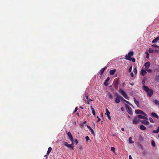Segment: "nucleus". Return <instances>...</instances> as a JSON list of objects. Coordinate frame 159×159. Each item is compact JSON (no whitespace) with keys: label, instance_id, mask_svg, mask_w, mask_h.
Segmentation results:
<instances>
[{"label":"nucleus","instance_id":"13d9d810","mask_svg":"<svg viewBox=\"0 0 159 159\" xmlns=\"http://www.w3.org/2000/svg\"><path fill=\"white\" fill-rule=\"evenodd\" d=\"M121 130H122V131H125V129H124V128H121Z\"/></svg>","mask_w":159,"mask_h":159},{"label":"nucleus","instance_id":"0eeeda50","mask_svg":"<svg viewBox=\"0 0 159 159\" xmlns=\"http://www.w3.org/2000/svg\"><path fill=\"white\" fill-rule=\"evenodd\" d=\"M119 84V81L118 80H115L113 82V84L115 88L117 89L118 88V85Z\"/></svg>","mask_w":159,"mask_h":159},{"label":"nucleus","instance_id":"a18cd8bd","mask_svg":"<svg viewBox=\"0 0 159 159\" xmlns=\"http://www.w3.org/2000/svg\"><path fill=\"white\" fill-rule=\"evenodd\" d=\"M71 135L72 134L70 132H69L67 133V135L68 136H69Z\"/></svg>","mask_w":159,"mask_h":159},{"label":"nucleus","instance_id":"c9c22d12","mask_svg":"<svg viewBox=\"0 0 159 159\" xmlns=\"http://www.w3.org/2000/svg\"><path fill=\"white\" fill-rule=\"evenodd\" d=\"M142 112V115H143V116H147V115L143 111H142V112Z\"/></svg>","mask_w":159,"mask_h":159},{"label":"nucleus","instance_id":"dca6fc26","mask_svg":"<svg viewBox=\"0 0 159 159\" xmlns=\"http://www.w3.org/2000/svg\"><path fill=\"white\" fill-rule=\"evenodd\" d=\"M147 73L146 71L143 69H142L141 71V74L142 76H144Z\"/></svg>","mask_w":159,"mask_h":159},{"label":"nucleus","instance_id":"72a5a7b5","mask_svg":"<svg viewBox=\"0 0 159 159\" xmlns=\"http://www.w3.org/2000/svg\"><path fill=\"white\" fill-rule=\"evenodd\" d=\"M146 58L147 59L149 58V54L147 52H146Z\"/></svg>","mask_w":159,"mask_h":159},{"label":"nucleus","instance_id":"ddd939ff","mask_svg":"<svg viewBox=\"0 0 159 159\" xmlns=\"http://www.w3.org/2000/svg\"><path fill=\"white\" fill-rule=\"evenodd\" d=\"M143 89L146 92H148L150 89H149V88L146 86L144 85L143 87Z\"/></svg>","mask_w":159,"mask_h":159},{"label":"nucleus","instance_id":"8fccbe9b","mask_svg":"<svg viewBox=\"0 0 159 159\" xmlns=\"http://www.w3.org/2000/svg\"><path fill=\"white\" fill-rule=\"evenodd\" d=\"M80 126L81 127H83L84 126V125L83 124H81L80 125Z\"/></svg>","mask_w":159,"mask_h":159},{"label":"nucleus","instance_id":"774afa93","mask_svg":"<svg viewBox=\"0 0 159 159\" xmlns=\"http://www.w3.org/2000/svg\"><path fill=\"white\" fill-rule=\"evenodd\" d=\"M130 84L132 85H133L134 84Z\"/></svg>","mask_w":159,"mask_h":159},{"label":"nucleus","instance_id":"0e129e2a","mask_svg":"<svg viewBox=\"0 0 159 159\" xmlns=\"http://www.w3.org/2000/svg\"><path fill=\"white\" fill-rule=\"evenodd\" d=\"M157 130L158 131H159V126L158 127Z\"/></svg>","mask_w":159,"mask_h":159},{"label":"nucleus","instance_id":"c756f323","mask_svg":"<svg viewBox=\"0 0 159 159\" xmlns=\"http://www.w3.org/2000/svg\"><path fill=\"white\" fill-rule=\"evenodd\" d=\"M124 101H125V102H126V103H127V104H129V105H130L132 107H133V106L132 105V104H131V103H129V102L128 101H127L125 100Z\"/></svg>","mask_w":159,"mask_h":159},{"label":"nucleus","instance_id":"412c9836","mask_svg":"<svg viewBox=\"0 0 159 159\" xmlns=\"http://www.w3.org/2000/svg\"><path fill=\"white\" fill-rule=\"evenodd\" d=\"M142 111L139 110H135V112L137 114H142Z\"/></svg>","mask_w":159,"mask_h":159},{"label":"nucleus","instance_id":"5701e85b","mask_svg":"<svg viewBox=\"0 0 159 159\" xmlns=\"http://www.w3.org/2000/svg\"><path fill=\"white\" fill-rule=\"evenodd\" d=\"M159 39V37H158L157 38H156L155 39H154L152 41V43H155L156 41H157Z\"/></svg>","mask_w":159,"mask_h":159},{"label":"nucleus","instance_id":"7ed1b4c3","mask_svg":"<svg viewBox=\"0 0 159 159\" xmlns=\"http://www.w3.org/2000/svg\"><path fill=\"white\" fill-rule=\"evenodd\" d=\"M125 107L126 108L127 112L130 115L133 114L132 110V108L128 105L126 104L125 105Z\"/></svg>","mask_w":159,"mask_h":159},{"label":"nucleus","instance_id":"6e6d98bb","mask_svg":"<svg viewBox=\"0 0 159 159\" xmlns=\"http://www.w3.org/2000/svg\"><path fill=\"white\" fill-rule=\"evenodd\" d=\"M107 116V117L108 119H109L110 120H111V117L110 115H109L108 116Z\"/></svg>","mask_w":159,"mask_h":159},{"label":"nucleus","instance_id":"4468645a","mask_svg":"<svg viewBox=\"0 0 159 159\" xmlns=\"http://www.w3.org/2000/svg\"><path fill=\"white\" fill-rule=\"evenodd\" d=\"M109 80L110 78L109 77H108L104 81V84L105 86H107L108 85V83L107 82Z\"/></svg>","mask_w":159,"mask_h":159},{"label":"nucleus","instance_id":"5fc2aeb1","mask_svg":"<svg viewBox=\"0 0 159 159\" xmlns=\"http://www.w3.org/2000/svg\"><path fill=\"white\" fill-rule=\"evenodd\" d=\"M147 71L148 72H152V70L151 69H148L147 70Z\"/></svg>","mask_w":159,"mask_h":159},{"label":"nucleus","instance_id":"39448f33","mask_svg":"<svg viewBox=\"0 0 159 159\" xmlns=\"http://www.w3.org/2000/svg\"><path fill=\"white\" fill-rule=\"evenodd\" d=\"M107 68V67L105 66L104 67L101 69L100 70V72L99 74L100 75V78L102 76L103 73H104L105 70Z\"/></svg>","mask_w":159,"mask_h":159},{"label":"nucleus","instance_id":"c03bdc74","mask_svg":"<svg viewBox=\"0 0 159 159\" xmlns=\"http://www.w3.org/2000/svg\"><path fill=\"white\" fill-rule=\"evenodd\" d=\"M131 61H132V62H134L135 61V60L134 58H132L131 59Z\"/></svg>","mask_w":159,"mask_h":159},{"label":"nucleus","instance_id":"58836bf2","mask_svg":"<svg viewBox=\"0 0 159 159\" xmlns=\"http://www.w3.org/2000/svg\"><path fill=\"white\" fill-rule=\"evenodd\" d=\"M149 120L152 123H154L153 120L152 118H151V117H149Z\"/></svg>","mask_w":159,"mask_h":159},{"label":"nucleus","instance_id":"c85d7f7f","mask_svg":"<svg viewBox=\"0 0 159 159\" xmlns=\"http://www.w3.org/2000/svg\"><path fill=\"white\" fill-rule=\"evenodd\" d=\"M105 114L107 115V116H108L110 114V113L107 109H106V112L105 113Z\"/></svg>","mask_w":159,"mask_h":159},{"label":"nucleus","instance_id":"bb28decb","mask_svg":"<svg viewBox=\"0 0 159 159\" xmlns=\"http://www.w3.org/2000/svg\"><path fill=\"white\" fill-rule=\"evenodd\" d=\"M109 98L110 99H112L113 98V96L111 93H109L108 94Z\"/></svg>","mask_w":159,"mask_h":159},{"label":"nucleus","instance_id":"a19ab883","mask_svg":"<svg viewBox=\"0 0 159 159\" xmlns=\"http://www.w3.org/2000/svg\"><path fill=\"white\" fill-rule=\"evenodd\" d=\"M152 146L153 147H155V144L154 141H152Z\"/></svg>","mask_w":159,"mask_h":159},{"label":"nucleus","instance_id":"473e14b6","mask_svg":"<svg viewBox=\"0 0 159 159\" xmlns=\"http://www.w3.org/2000/svg\"><path fill=\"white\" fill-rule=\"evenodd\" d=\"M152 48H156V47H157V48L159 47L158 46H157V45H156L155 44L152 45Z\"/></svg>","mask_w":159,"mask_h":159},{"label":"nucleus","instance_id":"69168bd1","mask_svg":"<svg viewBox=\"0 0 159 159\" xmlns=\"http://www.w3.org/2000/svg\"><path fill=\"white\" fill-rule=\"evenodd\" d=\"M86 123V121H84L83 122V123H84V124H85Z\"/></svg>","mask_w":159,"mask_h":159},{"label":"nucleus","instance_id":"6ab92c4d","mask_svg":"<svg viewBox=\"0 0 159 159\" xmlns=\"http://www.w3.org/2000/svg\"><path fill=\"white\" fill-rule=\"evenodd\" d=\"M86 125L87 126V127L89 128V129L90 130L92 134H94V131L88 125Z\"/></svg>","mask_w":159,"mask_h":159},{"label":"nucleus","instance_id":"864d4df0","mask_svg":"<svg viewBox=\"0 0 159 159\" xmlns=\"http://www.w3.org/2000/svg\"><path fill=\"white\" fill-rule=\"evenodd\" d=\"M130 75H131V77H134V74L132 72H131L130 73Z\"/></svg>","mask_w":159,"mask_h":159},{"label":"nucleus","instance_id":"2eb2a0df","mask_svg":"<svg viewBox=\"0 0 159 159\" xmlns=\"http://www.w3.org/2000/svg\"><path fill=\"white\" fill-rule=\"evenodd\" d=\"M151 114V116L153 117L156 118L157 119L159 118V117H158V116H157V114L156 113H155L152 112V113Z\"/></svg>","mask_w":159,"mask_h":159},{"label":"nucleus","instance_id":"bf43d9fd","mask_svg":"<svg viewBox=\"0 0 159 159\" xmlns=\"http://www.w3.org/2000/svg\"><path fill=\"white\" fill-rule=\"evenodd\" d=\"M129 159H132V157L130 155H129Z\"/></svg>","mask_w":159,"mask_h":159},{"label":"nucleus","instance_id":"79ce46f5","mask_svg":"<svg viewBox=\"0 0 159 159\" xmlns=\"http://www.w3.org/2000/svg\"><path fill=\"white\" fill-rule=\"evenodd\" d=\"M132 66H131L129 69V72L130 73L131 72V70H132Z\"/></svg>","mask_w":159,"mask_h":159},{"label":"nucleus","instance_id":"37998d69","mask_svg":"<svg viewBox=\"0 0 159 159\" xmlns=\"http://www.w3.org/2000/svg\"><path fill=\"white\" fill-rule=\"evenodd\" d=\"M92 113H93V115L94 116H95V111L94 110H93L92 111Z\"/></svg>","mask_w":159,"mask_h":159},{"label":"nucleus","instance_id":"49530a36","mask_svg":"<svg viewBox=\"0 0 159 159\" xmlns=\"http://www.w3.org/2000/svg\"><path fill=\"white\" fill-rule=\"evenodd\" d=\"M111 150L112 151H113V152L115 151V148L114 147H111Z\"/></svg>","mask_w":159,"mask_h":159},{"label":"nucleus","instance_id":"f8f14e48","mask_svg":"<svg viewBox=\"0 0 159 159\" xmlns=\"http://www.w3.org/2000/svg\"><path fill=\"white\" fill-rule=\"evenodd\" d=\"M150 66V63L149 62H146L144 64L145 67L147 69H148Z\"/></svg>","mask_w":159,"mask_h":159},{"label":"nucleus","instance_id":"20e7f679","mask_svg":"<svg viewBox=\"0 0 159 159\" xmlns=\"http://www.w3.org/2000/svg\"><path fill=\"white\" fill-rule=\"evenodd\" d=\"M72 143L71 144H68V143L67 142H64V145L67 147L68 148H71L72 150L74 149V148L72 146V145L74 143V142H71Z\"/></svg>","mask_w":159,"mask_h":159},{"label":"nucleus","instance_id":"f704fd0d","mask_svg":"<svg viewBox=\"0 0 159 159\" xmlns=\"http://www.w3.org/2000/svg\"><path fill=\"white\" fill-rule=\"evenodd\" d=\"M85 139H86V141H88L89 140L90 141H91V140H90L89 139V137H88V136H86V137H85Z\"/></svg>","mask_w":159,"mask_h":159},{"label":"nucleus","instance_id":"f03ea898","mask_svg":"<svg viewBox=\"0 0 159 159\" xmlns=\"http://www.w3.org/2000/svg\"><path fill=\"white\" fill-rule=\"evenodd\" d=\"M119 92L121 93L125 98L128 100L129 99V97L124 91L122 90L121 89H120L119 90Z\"/></svg>","mask_w":159,"mask_h":159},{"label":"nucleus","instance_id":"9b49d317","mask_svg":"<svg viewBox=\"0 0 159 159\" xmlns=\"http://www.w3.org/2000/svg\"><path fill=\"white\" fill-rule=\"evenodd\" d=\"M140 121L141 123L145 125H148L149 124V122L146 120H141Z\"/></svg>","mask_w":159,"mask_h":159},{"label":"nucleus","instance_id":"423d86ee","mask_svg":"<svg viewBox=\"0 0 159 159\" xmlns=\"http://www.w3.org/2000/svg\"><path fill=\"white\" fill-rule=\"evenodd\" d=\"M139 121V119L138 118L137 116L134 117V120L133 121V123L134 124H137Z\"/></svg>","mask_w":159,"mask_h":159},{"label":"nucleus","instance_id":"4be33fe9","mask_svg":"<svg viewBox=\"0 0 159 159\" xmlns=\"http://www.w3.org/2000/svg\"><path fill=\"white\" fill-rule=\"evenodd\" d=\"M52 148L51 147H50L48 148V151H47V155H48L51 151H52Z\"/></svg>","mask_w":159,"mask_h":159},{"label":"nucleus","instance_id":"b1692460","mask_svg":"<svg viewBox=\"0 0 159 159\" xmlns=\"http://www.w3.org/2000/svg\"><path fill=\"white\" fill-rule=\"evenodd\" d=\"M85 97L88 100V101L87 102V103L88 104H89V100H90L91 101H92V99H90V98H89V97H88V95H85Z\"/></svg>","mask_w":159,"mask_h":159},{"label":"nucleus","instance_id":"3c124183","mask_svg":"<svg viewBox=\"0 0 159 159\" xmlns=\"http://www.w3.org/2000/svg\"><path fill=\"white\" fill-rule=\"evenodd\" d=\"M97 118H98V120H97V122H98L101 119H100V118H99L98 116H97Z\"/></svg>","mask_w":159,"mask_h":159},{"label":"nucleus","instance_id":"680f3d73","mask_svg":"<svg viewBox=\"0 0 159 159\" xmlns=\"http://www.w3.org/2000/svg\"><path fill=\"white\" fill-rule=\"evenodd\" d=\"M76 114H77V115L78 116H80V114H79V113H76Z\"/></svg>","mask_w":159,"mask_h":159},{"label":"nucleus","instance_id":"09e8293b","mask_svg":"<svg viewBox=\"0 0 159 159\" xmlns=\"http://www.w3.org/2000/svg\"><path fill=\"white\" fill-rule=\"evenodd\" d=\"M120 99H121V100L124 101L125 99L121 96H120Z\"/></svg>","mask_w":159,"mask_h":159},{"label":"nucleus","instance_id":"aec40b11","mask_svg":"<svg viewBox=\"0 0 159 159\" xmlns=\"http://www.w3.org/2000/svg\"><path fill=\"white\" fill-rule=\"evenodd\" d=\"M139 128L141 129L142 130H144L146 129V127L142 125H140Z\"/></svg>","mask_w":159,"mask_h":159},{"label":"nucleus","instance_id":"a878e982","mask_svg":"<svg viewBox=\"0 0 159 159\" xmlns=\"http://www.w3.org/2000/svg\"><path fill=\"white\" fill-rule=\"evenodd\" d=\"M154 103L157 105H159V101L155 99L154 101Z\"/></svg>","mask_w":159,"mask_h":159},{"label":"nucleus","instance_id":"9d476101","mask_svg":"<svg viewBox=\"0 0 159 159\" xmlns=\"http://www.w3.org/2000/svg\"><path fill=\"white\" fill-rule=\"evenodd\" d=\"M147 92V95L149 97H151L153 94V90L150 89L149 91H148V92Z\"/></svg>","mask_w":159,"mask_h":159},{"label":"nucleus","instance_id":"f257e3e1","mask_svg":"<svg viewBox=\"0 0 159 159\" xmlns=\"http://www.w3.org/2000/svg\"><path fill=\"white\" fill-rule=\"evenodd\" d=\"M134 52L133 51L129 52L128 54H126L125 56V59L129 61H131V57L134 55Z\"/></svg>","mask_w":159,"mask_h":159},{"label":"nucleus","instance_id":"393cba45","mask_svg":"<svg viewBox=\"0 0 159 159\" xmlns=\"http://www.w3.org/2000/svg\"><path fill=\"white\" fill-rule=\"evenodd\" d=\"M132 138L130 137L129 139V142L130 143H134V141L132 140Z\"/></svg>","mask_w":159,"mask_h":159},{"label":"nucleus","instance_id":"4c0bfd02","mask_svg":"<svg viewBox=\"0 0 159 159\" xmlns=\"http://www.w3.org/2000/svg\"><path fill=\"white\" fill-rule=\"evenodd\" d=\"M159 131L157 129L156 130H153L152 131V132L154 133H157Z\"/></svg>","mask_w":159,"mask_h":159},{"label":"nucleus","instance_id":"e433bc0d","mask_svg":"<svg viewBox=\"0 0 159 159\" xmlns=\"http://www.w3.org/2000/svg\"><path fill=\"white\" fill-rule=\"evenodd\" d=\"M133 71L135 74H136L137 73V70L136 68H134V69Z\"/></svg>","mask_w":159,"mask_h":159},{"label":"nucleus","instance_id":"7c9ffc66","mask_svg":"<svg viewBox=\"0 0 159 159\" xmlns=\"http://www.w3.org/2000/svg\"><path fill=\"white\" fill-rule=\"evenodd\" d=\"M148 52L149 53H152L153 52V50L152 48H149L148 50Z\"/></svg>","mask_w":159,"mask_h":159},{"label":"nucleus","instance_id":"f3484780","mask_svg":"<svg viewBox=\"0 0 159 159\" xmlns=\"http://www.w3.org/2000/svg\"><path fill=\"white\" fill-rule=\"evenodd\" d=\"M134 99L135 103L138 107H139V101H137L135 97L134 98Z\"/></svg>","mask_w":159,"mask_h":159},{"label":"nucleus","instance_id":"de8ad7c7","mask_svg":"<svg viewBox=\"0 0 159 159\" xmlns=\"http://www.w3.org/2000/svg\"><path fill=\"white\" fill-rule=\"evenodd\" d=\"M75 144L77 145L78 143L77 139H75Z\"/></svg>","mask_w":159,"mask_h":159},{"label":"nucleus","instance_id":"ea45409f","mask_svg":"<svg viewBox=\"0 0 159 159\" xmlns=\"http://www.w3.org/2000/svg\"><path fill=\"white\" fill-rule=\"evenodd\" d=\"M142 84L144 85L145 84V82L144 80H143L142 81Z\"/></svg>","mask_w":159,"mask_h":159},{"label":"nucleus","instance_id":"a211bd4d","mask_svg":"<svg viewBox=\"0 0 159 159\" xmlns=\"http://www.w3.org/2000/svg\"><path fill=\"white\" fill-rule=\"evenodd\" d=\"M116 70L115 69L111 70L110 71L109 74L111 75H113L114 74V73L116 72Z\"/></svg>","mask_w":159,"mask_h":159},{"label":"nucleus","instance_id":"603ef678","mask_svg":"<svg viewBox=\"0 0 159 159\" xmlns=\"http://www.w3.org/2000/svg\"><path fill=\"white\" fill-rule=\"evenodd\" d=\"M77 110H78V107H77L75 108L74 112H76Z\"/></svg>","mask_w":159,"mask_h":159},{"label":"nucleus","instance_id":"052dcab7","mask_svg":"<svg viewBox=\"0 0 159 159\" xmlns=\"http://www.w3.org/2000/svg\"><path fill=\"white\" fill-rule=\"evenodd\" d=\"M91 109L93 111L94 110V109L93 108L92 106L91 107Z\"/></svg>","mask_w":159,"mask_h":159},{"label":"nucleus","instance_id":"e2e57ef3","mask_svg":"<svg viewBox=\"0 0 159 159\" xmlns=\"http://www.w3.org/2000/svg\"><path fill=\"white\" fill-rule=\"evenodd\" d=\"M80 108L82 109H83V108L81 106H80Z\"/></svg>","mask_w":159,"mask_h":159},{"label":"nucleus","instance_id":"cd10ccee","mask_svg":"<svg viewBox=\"0 0 159 159\" xmlns=\"http://www.w3.org/2000/svg\"><path fill=\"white\" fill-rule=\"evenodd\" d=\"M69 137V139H70V140L71 142H74V139H73L72 135H70Z\"/></svg>","mask_w":159,"mask_h":159},{"label":"nucleus","instance_id":"338daca9","mask_svg":"<svg viewBox=\"0 0 159 159\" xmlns=\"http://www.w3.org/2000/svg\"><path fill=\"white\" fill-rule=\"evenodd\" d=\"M80 149H82V147H80Z\"/></svg>","mask_w":159,"mask_h":159},{"label":"nucleus","instance_id":"2f4dec72","mask_svg":"<svg viewBox=\"0 0 159 159\" xmlns=\"http://www.w3.org/2000/svg\"><path fill=\"white\" fill-rule=\"evenodd\" d=\"M155 80L157 82H159V75L156 76L155 78Z\"/></svg>","mask_w":159,"mask_h":159},{"label":"nucleus","instance_id":"1a4fd4ad","mask_svg":"<svg viewBox=\"0 0 159 159\" xmlns=\"http://www.w3.org/2000/svg\"><path fill=\"white\" fill-rule=\"evenodd\" d=\"M137 117H138V118L139 119H145V120H148V118L146 117L145 116H142L140 115H139L138 116H136Z\"/></svg>","mask_w":159,"mask_h":159},{"label":"nucleus","instance_id":"6e6552de","mask_svg":"<svg viewBox=\"0 0 159 159\" xmlns=\"http://www.w3.org/2000/svg\"><path fill=\"white\" fill-rule=\"evenodd\" d=\"M117 97L116 98L115 102L116 103H118L120 102V95L118 94L117 95Z\"/></svg>","mask_w":159,"mask_h":159},{"label":"nucleus","instance_id":"4d7b16f0","mask_svg":"<svg viewBox=\"0 0 159 159\" xmlns=\"http://www.w3.org/2000/svg\"><path fill=\"white\" fill-rule=\"evenodd\" d=\"M121 110L122 111H124V108L123 107H121Z\"/></svg>","mask_w":159,"mask_h":159}]
</instances>
